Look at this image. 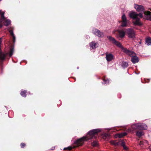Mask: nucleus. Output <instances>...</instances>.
Listing matches in <instances>:
<instances>
[{"mask_svg": "<svg viewBox=\"0 0 151 151\" xmlns=\"http://www.w3.org/2000/svg\"><path fill=\"white\" fill-rule=\"evenodd\" d=\"M129 16L132 19H135V21L133 22L134 25L139 26L142 25V24L140 21V18L138 17H139L140 18H142L143 17L142 14L141 13L137 14L136 12H132L129 13Z\"/></svg>", "mask_w": 151, "mask_h": 151, "instance_id": "2", "label": "nucleus"}, {"mask_svg": "<svg viewBox=\"0 0 151 151\" xmlns=\"http://www.w3.org/2000/svg\"><path fill=\"white\" fill-rule=\"evenodd\" d=\"M9 33L11 35L12 37L14 36L13 31L12 30H10L9 31Z\"/></svg>", "mask_w": 151, "mask_h": 151, "instance_id": "31", "label": "nucleus"}, {"mask_svg": "<svg viewBox=\"0 0 151 151\" xmlns=\"http://www.w3.org/2000/svg\"><path fill=\"white\" fill-rule=\"evenodd\" d=\"M123 51L126 54L128 55L129 56L132 57L135 55L134 52L130 51L126 48L124 49Z\"/></svg>", "mask_w": 151, "mask_h": 151, "instance_id": "10", "label": "nucleus"}, {"mask_svg": "<svg viewBox=\"0 0 151 151\" xmlns=\"http://www.w3.org/2000/svg\"><path fill=\"white\" fill-rule=\"evenodd\" d=\"M101 131L99 129H93L89 131L88 133V137H83L82 138L79 139L75 141L71 146H69L67 147L64 148V150H71L72 149L82 146L84 144L85 140L90 139H96L98 135V133Z\"/></svg>", "mask_w": 151, "mask_h": 151, "instance_id": "1", "label": "nucleus"}, {"mask_svg": "<svg viewBox=\"0 0 151 151\" xmlns=\"http://www.w3.org/2000/svg\"><path fill=\"white\" fill-rule=\"evenodd\" d=\"M135 130H139L138 123L132 125L131 128L128 129V130L131 132H132Z\"/></svg>", "mask_w": 151, "mask_h": 151, "instance_id": "8", "label": "nucleus"}, {"mask_svg": "<svg viewBox=\"0 0 151 151\" xmlns=\"http://www.w3.org/2000/svg\"><path fill=\"white\" fill-rule=\"evenodd\" d=\"M118 32L119 34L117 36V38L120 40L124 37L126 32L122 30H119Z\"/></svg>", "mask_w": 151, "mask_h": 151, "instance_id": "7", "label": "nucleus"}, {"mask_svg": "<svg viewBox=\"0 0 151 151\" xmlns=\"http://www.w3.org/2000/svg\"><path fill=\"white\" fill-rule=\"evenodd\" d=\"M134 8L138 12H143L145 10L144 7L141 5L138 4L135 5Z\"/></svg>", "mask_w": 151, "mask_h": 151, "instance_id": "9", "label": "nucleus"}, {"mask_svg": "<svg viewBox=\"0 0 151 151\" xmlns=\"http://www.w3.org/2000/svg\"><path fill=\"white\" fill-rule=\"evenodd\" d=\"M13 42L14 43L16 40V38L14 36H12Z\"/></svg>", "mask_w": 151, "mask_h": 151, "instance_id": "32", "label": "nucleus"}, {"mask_svg": "<svg viewBox=\"0 0 151 151\" xmlns=\"http://www.w3.org/2000/svg\"><path fill=\"white\" fill-rule=\"evenodd\" d=\"M145 15L148 16L149 17L150 20L151 21V12L149 11H145L144 12Z\"/></svg>", "mask_w": 151, "mask_h": 151, "instance_id": "19", "label": "nucleus"}, {"mask_svg": "<svg viewBox=\"0 0 151 151\" xmlns=\"http://www.w3.org/2000/svg\"><path fill=\"white\" fill-rule=\"evenodd\" d=\"M97 43H95L93 42H92L89 44V45L92 49H94L98 47L97 45Z\"/></svg>", "mask_w": 151, "mask_h": 151, "instance_id": "14", "label": "nucleus"}, {"mask_svg": "<svg viewBox=\"0 0 151 151\" xmlns=\"http://www.w3.org/2000/svg\"><path fill=\"white\" fill-rule=\"evenodd\" d=\"M91 144V145L93 147H97L98 146V143L96 141H93Z\"/></svg>", "mask_w": 151, "mask_h": 151, "instance_id": "24", "label": "nucleus"}, {"mask_svg": "<svg viewBox=\"0 0 151 151\" xmlns=\"http://www.w3.org/2000/svg\"><path fill=\"white\" fill-rule=\"evenodd\" d=\"M102 80L104 81L103 83L104 84H108L109 83V81L108 79L106 78L105 76H104L102 78Z\"/></svg>", "mask_w": 151, "mask_h": 151, "instance_id": "17", "label": "nucleus"}, {"mask_svg": "<svg viewBox=\"0 0 151 151\" xmlns=\"http://www.w3.org/2000/svg\"><path fill=\"white\" fill-rule=\"evenodd\" d=\"M26 146V144L23 143H21L20 144V147L22 148Z\"/></svg>", "mask_w": 151, "mask_h": 151, "instance_id": "30", "label": "nucleus"}, {"mask_svg": "<svg viewBox=\"0 0 151 151\" xmlns=\"http://www.w3.org/2000/svg\"><path fill=\"white\" fill-rule=\"evenodd\" d=\"M2 42V38H0V47H1V45Z\"/></svg>", "mask_w": 151, "mask_h": 151, "instance_id": "33", "label": "nucleus"}, {"mask_svg": "<svg viewBox=\"0 0 151 151\" xmlns=\"http://www.w3.org/2000/svg\"><path fill=\"white\" fill-rule=\"evenodd\" d=\"M102 136L104 139H106L110 138V135L108 133H105L102 134Z\"/></svg>", "mask_w": 151, "mask_h": 151, "instance_id": "15", "label": "nucleus"}, {"mask_svg": "<svg viewBox=\"0 0 151 151\" xmlns=\"http://www.w3.org/2000/svg\"><path fill=\"white\" fill-rule=\"evenodd\" d=\"M106 58L108 62L111 61L114 58V56L112 54H106Z\"/></svg>", "mask_w": 151, "mask_h": 151, "instance_id": "12", "label": "nucleus"}, {"mask_svg": "<svg viewBox=\"0 0 151 151\" xmlns=\"http://www.w3.org/2000/svg\"><path fill=\"white\" fill-rule=\"evenodd\" d=\"M139 43L140 44H141V41H140V42H139Z\"/></svg>", "mask_w": 151, "mask_h": 151, "instance_id": "35", "label": "nucleus"}, {"mask_svg": "<svg viewBox=\"0 0 151 151\" xmlns=\"http://www.w3.org/2000/svg\"><path fill=\"white\" fill-rule=\"evenodd\" d=\"M122 65L124 68H126L128 65V63L125 62H123L122 63Z\"/></svg>", "mask_w": 151, "mask_h": 151, "instance_id": "26", "label": "nucleus"}, {"mask_svg": "<svg viewBox=\"0 0 151 151\" xmlns=\"http://www.w3.org/2000/svg\"><path fill=\"white\" fill-rule=\"evenodd\" d=\"M4 12H2L0 10V28L2 27L3 25L2 23L6 19V18L4 16Z\"/></svg>", "mask_w": 151, "mask_h": 151, "instance_id": "5", "label": "nucleus"}, {"mask_svg": "<svg viewBox=\"0 0 151 151\" xmlns=\"http://www.w3.org/2000/svg\"><path fill=\"white\" fill-rule=\"evenodd\" d=\"M131 61L133 63H137L139 61V59L138 57L135 55L133 56H132L131 58Z\"/></svg>", "mask_w": 151, "mask_h": 151, "instance_id": "13", "label": "nucleus"}, {"mask_svg": "<svg viewBox=\"0 0 151 151\" xmlns=\"http://www.w3.org/2000/svg\"><path fill=\"white\" fill-rule=\"evenodd\" d=\"M107 38L110 41L112 42L114 44L116 42V40L115 38L112 37L111 36H108Z\"/></svg>", "mask_w": 151, "mask_h": 151, "instance_id": "20", "label": "nucleus"}, {"mask_svg": "<svg viewBox=\"0 0 151 151\" xmlns=\"http://www.w3.org/2000/svg\"><path fill=\"white\" fill-rule=\"evenodd\" d=\"M121 26L122 27H126L127 26V22L126 21H122Z\"/></svg>", "mask_w": 151, "mask_h": 151, "instance_id": "25", "label": "nucleus"}, {"mask_svg": "<svg viewBox=\"0 0 151 151\" xmlns=\"http://www.w3.org/2000/svg\"><path fill=\"white\" fill-rule=\"evenodd\" d=\"M116 46L119 47H122V45L121 43L118 41L116 40V42L114 43Z\"/></svg>", "mask_w": 151, "mask_h": 151, "instance_id": "28", "label": "nucleus"}, {"mask_svg": "<svg viewBox=\"0 0 151 151\" xmlns=\"http://www.w3.org/2000/svg\"><path fill=\"white\" fill-rule=\"evenodd\" d=\"M146 43L148 45H151V38L149 37L147 38L145 40Z\"/></svg>", "mask_w": 151, "mask_h": 151, "instance_id": "16", "label": "nucleus"}, {"mask_svg": "<svg viewBox=\"0 0 151 151\" xmlns=\"http://www.w3.org/2000/svg\"><path fill=\"white\" fill-rule=\"evenodd\" d=\"M1 1V0H0V1Z\"/></svg>", "mask_w": 151, "mask_h": 151, "instance_id": "36", "label": "nucleus"}, {"mask_svg": "<svg viewBox=\"0 0 151 151\" xmlns=\"http://www.w3.org/2000/svg\"><path fill=\"white\" fill-rule=\"evenodd\" d=\"M14 52V48H11L9 52V56L10 57H11L12 56V55L13 54V53Z\"/></svg>", "mask_w": 151, "mask_h": 151, "instance_id": "29", "label": "nucleus"}, {"mask_svg": "<svg viewBox=\"0 0 151 151\" xmlns=\"http://www.w3.org/2000/svg\"><path fill=\"white\" fill-rule=\"evenodd\" d=\"M27 93L26 90H24L23 91H21L20 94V95L23 97H26V93Z\"/></svg>", "mask_w": 151, "mask_h": 151, "instance_id": "22", "label": "nucleus"}, {"mask_svg": "<svg viewBox=\"0 0 151 151\" xmlns=\"http://www.w3.org/2000/svg\"><path fill=\"white\" fill-rule=\"evenodd\" d=\"M127 135V133L126 132H123L121 134H117L118 137L119 138H122L123 136H125Z\"/></svg>", "mask_w": 151, "mask_h": 151, "instance_id": "23", "label": "nucleus"}, {"mask_svg": "<svg viewBox=\"0 0 151 151\" xmlns=\"http://www.w3.org/2000/svg\"><path fill=\"white\" fill-rule=\"evenodd\" d=\"M140 143L139 144H140V145H143V144L142 143V142L140 141Z\"/></svg>", "mask_w": 151, "mask_h": 151, "instance_id": "34", "label": "nucleus"}, {"mask_svg": "<svg viewBox=\"0 0 151 151\" xmlns=\"http://www.w3.org/2000/svg\"><path fill=\"white\" fill-rule=\"evenodd\" d=\"M139 126V130H143L147 129V127L146 124H145L138 123Z\"/></svg>", "mask_w": 151, "mask_h": 151, "instance_id": "11", "label": "nucleus"}, {"mask_svg": "<svg viewBox=\"0 0 151 151\" xmlns=\"http://www.w3.org/2000/svg\"><path fill=\"white\" fill-rule=\"evenodd\" d=\"M113 144L115 146L120 145L121 146L123 147L124 150H127L128 149V147L125 146V142L124 140H120L118 142H114L113 143Z\"/></svg>", "mask_w": 151, "mask_h": 151, "instance_id": "4", "label": "nucleus"}, {"mask_svg": "<svg viewBox=\"0 0 151 151\" xmlns=\"http://www.w3.org/2000/svg\"><path fill=\"white\" fill-rule=\"evenodd\" d=\"M144 134V132L141 131H138L136 132V135L139 137H140Z\"/></svg>", "mask_w": 151, "mask_h": 151, "instance_id": "18", "label": "nucleus"}, {"mask_svg": "<svg viewBox=\"0 0 151 151\" xmlns=\"http://www.w3.org/2000/svg\"><path fill=\"white\" fill-rule=\"evenodd\" d=\"M122 21H126L127 22V19L126 18V17L125 16V15L124 14L122 17Z\"/></svg>", "mask_w": 151, "mask_h": 151, "instance_id": "27", "label": "nucleus"}, {"mask_svg": "<svg viewBox=\"0 0 151 151\" xmlns=\"http://www.w3.org/2000/svg\"><path fill=\"white\" fill-rule=\"evenodd\" d=\"M125 32L129 38L133 39L135 38V31L132 28H128L125 30Z\"/></svg>", "mask_w": 151, "mask_h": 151, "instance_id": "3", "label": "nucleus"}, {"mask_svg": "<svg viewBox=\"0 0 151 151\" xmlns=\"http://www.w3.org/2000/svg\"><path fill=\"white\" fill-rule=\"evenodd\" d=\"M92 32L99 37H103L104 36L103 33L97 29H94L92 30Z\"/></svg>", "mask_w": 151, "mask_h": 151, "instance_id": "6", "label": "nucleus"}, {"mask_svg": "<svg viewBox=\"0 0 151 151\" xmlns=\"http://www.w3.org/2000/svg\"><path fill=\"white\" fill-rule=\"evenodd\" d=\"M4 21H5L4 22V24L5 26H8L11 23L10 20L8 19H6Z\"/></svg>", "mask_w": 151, "mask_h": 151, "instance_id": "21", "label": "nucleus"}]
</instances>
